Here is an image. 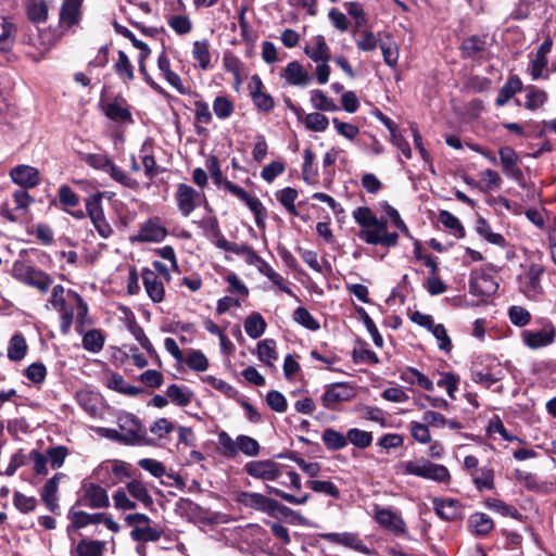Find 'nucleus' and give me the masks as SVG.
Masks as SVG:
<instances>
[{
	"label": "nucleus",
	"instance_id": "nucleus-1",
	"mask_svg": "<svg viewBox=\"0 0 556 556\" xmlns=\"http://www.w3.org/2000/svg\"><path fill=\"white\" fill-rule=\"evenodd\" d=\"M397 472L403 476H414L442 484H448L452 479L446 466L433 463L426 457L401 462L397 465Z\"/></svg>",
	"mask_w": 556,
	"mask_h": 556
},
{
	"label": "nucleus",
	"instance_id": "nucleus-2",
	"mask_svg": "<svg viewBox=\"0 0 556 556\" xmlns=\"http://www.w3.org/2000/svg\"><path fill=\"white\" fill-rule=\"evenodd\" d=\"M12 276L18 281L36 288L41 293H47L53 283V278L49 274L24 261L13 263Z\"/></svg>",
	"mask_w": 556,
	"mask_h": 556
},
{
	"label": "nucleus",
	"instance_id": "nucleus-3",
	"mask_svg": "<svg viewBox=\"0 0 556 556\" xmlns=\"http://www.w3.org/2000/svg\"><path fill=\"white\" fill-rule=\"evenodd\" d=\"M117 426L124 438L125 445H141L146 443V427L134 414L127 412L119 413L117 415Z\"/></svg>",
	"mask_w": 556,
	"mask_h": 556
},
{
	"label": "nucleus",
	"instance_id": "nucleus-4",
	"mask_svg": "<svg viewBox=\"0 0 556 556\" xmlns=\"http://www.w3.org/2000/svg\"><path fill=\"white\" fill-rule=\"evenodd\" d=\"M498 289L493 267L477 268L470 274L469 292L480 298H489Z\"/></svg>",
	"mask_w": 556,
	"mask_h": 556
},
{
	"label": "nucleus",
	"instance_id": "nucleus-5",
	"mask_svg": "<svg viewBox=\"0 0 556 556\" xmlns=\"http://www.w3.org/2000/svg\"><path fill=\"white\" fill-rule=\"evenodd\" d=\"M387 228V219L377 217V223L372 224L369 229H361L358 238L371 245L396 247L399 235L396 232H388Z\"/></svg>",
	"mask_w": 556,
	"mask_h": 556
},
{
	"label": "nucleus",
	"instance_id": "nucleus-6",
	"mask_svg": "<svg viewBox=\"0 0 556 556\" xmlns=\"http://www.w3.org/2000/svg\"><path fill=\"white\" fill-rule=\"evenodd\" d=\"M74 504H76V506L99 509L109 507L110 500L108 492L103 486L94 482L84 481L78 492V498Z\"/></svg>",
	"mask_w": 556,
	"mask_h": 556
},
{
	"label": "nucleus",
	"instance_id": "nucleus-7",
	"mask_svg": "<svg viewBox=\"0 0 556 556\" xmlns=\"http://www.w3.org/2000/svg\"><path fill=\"white\" fill-rule=\"evenodd\" d=\"M239 502L245 507L254 508L268 515H274L276 511H278L288 516L289 514L293 513L289 507L281 505L277 501L271 500L261 493L243 492L239 496Z\"/></svg>",
	"mask_w": 556,
	"mask_h": 556
},
{
	"label": "nucleus",
	"instance_id": "nucleus-8",
	"mask_svg": "<svg viewBox=\"0 0 556 556\" xmlns=\"http://www.w3.org/2000/svg\"><path fill=\"white\" fill-rule=\"evenodd\" d=\"M224 188L233 197L242 201L250 208V211L253 213L255 217V224L257 227L261 228L265 226L267 212L258 198L251 195L242 187L233 184L228 179H225Z\"/></svg>",
	"mask_w": 556,
	"mask_h": 556
},
{
	"label": "nucleus",
	"instance_id": "nucleus-9",
	"mask_svg": "<svg viewBox=\"0 0 556 556\" xmlns=\"http://www.w3.org/2000/svg\"><path fill=\"white\" fill-rule=\"evenodd\" d=\"M500 162L503 166V173L508 178L514 180L520 188L527 187L526 177L519 166V156L517 152L508 147H502L498 150Z\"/></svg>",
	"mask_w": 556,
	"mask_h": 556
},
{
	"label": "nucleus",
	"instance_id": "nucleus-10",
	"mask_svg": "<svg viewBox=\"0 0 556 556\" xmlns=\"http://www.w3.org/2000/svg\"><path fill=\"white\" fill-rule=\"evenodd\" d=\"M285 466L273 459L252 460L244 465V471L252 478L263 481H276L282 476Z\"/></svg>",
	"mask_w": 556,
	"mask_h": 556
},
{
	"label": "nucleus",
	"instance_id": "nucleus-11",
	"mask_svg": "<svg viewBox=\"0 0 556 556\" xmlns=\"http://www.w3.org/2000/svg\"><path fill=\"white\" fill-rule=\"evenodd\" d=\"M544 273L540 264H531L523 274L519 275L520 291L529 299H536L543 292L541 276Z\"/></svg>",
	"mask_w": 556,
	"mask_h": 556
},
{
	"label": "nucleus",
	"instance_id": "nucleus-12",
	"mask_svg": "<svg viewBox=\"0 0 556 556\" xmlns=\"http://www.w3.org/2000/svg\"><path fill=\"white\" fill-rule=\"evenodd\" d=\"M556 330L552 323L540 330H525L521 333L522 342L531 350L545 348L554 342Z\"/></svg>",
	"mask_w": 556,
	"mask_h": 556
},
{
	"label": "nucleus",
	"instance_id": "nucleus-13",
	"mask_svg": "<svg viewBox=\"0 0 556 556\" xmlns=\"http://www.w3.org/2000/svg\"><path fill=\"white\" fill-rule=\"evenodd\" d=\"M319 536L328 542L343 545L345 547L352 548L356 552L363 553L365 555H370L371 549L364 544L363 540L359 538L357 533L353 532H327L320 533Z\"/></svg>",
	"mask_w": 556,
	"mask_h": 556
},
{
	"label": "nucleus",
	"instance_id": "nucleus-14",
	"mask_svg": "<svg viewBox=\"0 0 556 556\" xmlns=\"http://www.w3.org/2000/svg\"><path fill=\"white\" fill-rule=\"evenodd\" d=\"M488 46L486 36L472 35L467 37L460 45L462 56L464 59L480 61L485 58Z\"/></svg>",
	"mask_w": 556,
	"mask_h": 556
},
{
	"label": "nucleus",
	"instance_id": "nucleus-15",
	"mask_svg": "<svg viewBox=\"0 0 556 556\" xmlns=\"http://www.w3.org/2000/svg\"><path fill=\"white\" fill-rule=\"evenodd\" d=\"M376 521L388 531L395 535L406 533V523L401 516L390 508H379L375 510Z\"/></svg>",
	"mask_w": 556,
	"mask_h": 556
},
{
	"label": "nucleus",
	"instance_id": "nucleus-16",
	"mask_svg": "<svg viewBox=\"0 0 556 556\" xmlns=\"http://www.w3.org/2000/svg\"><path fill=\"white\" fill-rule=\"evenodd\" d=\"M101 106L109 119L118 123H132L131 112L124 98L116 97L113 100L101 102Z\"/></svg>",
	"mask_w": 556,
	"mask_h": 556
},
{
	"label": "nucleus",
	"instance_id": "nucleus-17",
	"mask_svg": "<svg viewBox=\"0 0 556 556\" xmlns=\"http://www.w3.org/2000/svg\"><path fill=\"white\" fill-rule=\"evenodd\" d=\"M167 236V230L157 219H148L140 226L137 235L132 236V242H161Z\"/></svg>",
	"mask_w": 556,
	"mask_h": 556
},
{
	"label": "nucleus",
	"instance_id": "nucleus-18",
	"mask_svg": "<svg viewBox=\"0 0 556 556\" xmlns=\"http://www.w3.org/2000/svg\"><path fill=\"white\" fill-rule=\"evenodd\" d=\"M14 184L23 189L35 188L40 184L39 170L30 165H17L10 170Z\"/></svg>",
	"mask_w": 556,
	"mask_h": 556
},
{
	"label": "nucleus",
	"instance_id": "nucleus-19",
	"mask_svg": "<svg viewBox=\"0 0 556 556\" xmlns=\"http://www.w3.org/2000/svg\"><path fill=\"white\" fill-rule=\"evenodd\" d=\"M201 193L194 188L186 184H179L175 198L180 213L189 216L197 207Z\"/></svg>",
	"mask_w": 556,
	"mask_h": 556
},
{
	"label": "nucleus",
	"instance_id": "nucleus-20",
	"mask_svg": "<svg viewBox=\"0 0 556 556\" xmlns=\"http://www.w3.org/2000/svg\"><path fill=\"white\" fill-rule=\"evenodd\" d=\"M354 395V390L349 384L334 383L325 391L321 401L325 407L333 408L339 403L350 401Z\"/></svg>",
	"mask_w": 556,
	"mask_h": 556
},
{
	"label": "nucleus",
	"instance_id": "nucleus-21",
	"mask_svg": "<svg viewBox=\"0 0 556 556\" xmlns=\"http://www.w3.org/2000/svg\"><path fill=\"white\" fill-rule=\"evenodd\" d=\"M471 379L473 382L489 389L492 384L501 381L505 377V371L501 363L492 362L488 365L486 370L471 369Z\"/></svg>",
	"mask_w": 556,
	"mask_h": 556
},
{
	"label": "nucleus",
	"instance_id": "nucleus-22",
	"mask_svg": "<svg viewBox=\"0 0 556 556\" xmlns=\"http://www.w3.org/2000/svg\"><path fill=\"white\" fill-rule=\"evenodd\" d=\"M64 477L63 473L58 472L51 477L43 485L41 490V500L46 505L47 509L52 514L60 515V505L58 497L59 481Z\"/></svg>",
	"mask_w": 556,
	"mask_h": 556
},
{
	"label": "nucleus",
	"instance_id": "nucleus-23",
	"mask_svg": "<svg viewBox=\"0 0 556 556\" xmlns=\"http://www.w3.org/2000/svg\"><path fill=\"white\" fill-rule=\"evenodd\" d=\"M432 504L437 516L442 520L453 521L462 514V504L458 500L434 497Z\"/></svg>",
	"mask_w": 556,
	"mask_h": 556
},
{
	"label": "nucleus",
	"instance_id": "nucleus-24",
	"mask_svg": "<svg viewBox=\"0 0 556 556\" xmlns=\"http://www.w3.org/2000/svg\"><path fill=\"white\" fill-rule=\"evenodd\" d=\"M141 277L149 298L154 303L162 302L164 299L165 290L164 285L162 280L159 278L157 274L150 268H143Z\"/></svg>",
	"mask_w": 556,
	"mask_h": 556
},
{
	"label": "nucleus",
	"instance_id": "nucleus-25",
	"mask_svg": "<svg viewBox=\"0 0 556 556\" xmlns=\"http://www.w3.org/2000/svg\"><path fill=\"white\" fill-rule=\"evenodd\" d=\"M281 77L292 86L305 87L312 81L311 75L298 61L288 63L281 73Z\"/></svg>",
	"mask_w": 556,
	"mask_h": 556
},
{
	"label": "nucleus",
	"instance_id": "nucleus-26",
	"mask_svg": "<svg viewBox=\"0 0 556 556\" xmlns=\"http://www.w3.org/2000/svg\"><path fill=\"white\" fill-rule=\"evenodd\" d=\"M79 506L74 504L67 514V518L71 520V528L75 530L83 529L89 525H98L102 522L103 513L88 514L86 511L79 510Z\"/></svg>",
	"mask_w": 556,
	"mask_h": 556
},
{
	"label": "nucleus",
	"instance_id": "nucleus-27",
	"mask_svg": "<svg viewBox=\"0 0 556 556\" xmlns=\"http://www.w3.org/2000/svg\"><path fill=\"white\" fill-rule=\"evenodd\" d=\"M469 530L478 536H486L494 529L493 519L485 513H473L468 518Z\"/></svg>",
	"mask_w": 556,
	"mask_h": 556
},
{
	"label": "nucleus",
	"instance_id": "nucleus-28",
	"mask_svg": "<svg viewBox=\"0 0 556 556\" xmlns=\"http://www.w3.org/2000/svg\"><path fill=\"white\" fill-rule=\"evenodd\" d=\"M106 387L113 391L127 396H138L142 390L128 383L124 377L117 372H112L106 379Z\"/></svg>",
	"mask_w": 556,
	"mask_h": 556
},
{
	"label": "nucleus",
	"instance_id": "nucleus-29",
	"mask_svg": "<svg viewBox=\"0 0 556 556\" xmlns=\"http://www.w3.org/2000/svg\"><path fill=\"white\" fill-rule=\"evenodd\" d=\"M304 52L314 62H328L330 60V49L321 35L315 36L314 46H306Z\"/></svg>",
	"mask_w": 556,
	"mask_h": 556
},
{
	"label": "nucleus",
	"instance_id": "nucleus-30",
	"mask_svg": "<svg viewBox=\"0 0 556 556\" xmlns=\"http://www.w3.org/2000/svg\"><path fill=\"white\" fill-rule=\"evenodd\" d=\"M400 379L408 384H417L418 387L432 392L434 390L433 382L414 367H406L402 370Z\"/></svg>",
	"mask_w": 556,
	"mask_h": 556
},
{
	"label": "nucleus",
	"instance_id": "nucleus-31",
	"mask_svg": "<svg viewBox=\"0 0 556 556\" xmlns=\"http://www.w3.org/2000/svg\"><path fill=\"white\" fill-rule=\"evenodd\" d=\"M168 400L179 407L188 406L193 397V392L186 386L173 383L166 390Z\"/></svg>",
	"mask_w": 556,
	"mask_h": 556
},
{
	"label": "nucleus",
	"instance_id": "nucleus-32",
	"mask_svg": "<svg viewBox=\"0 0 556 556\" xmlns=\"http://www.w3.org/2000/svg\"><path fill=\"white\" fill-rule=\"evenodd\" d=\"M192 58L201 70L206 71L212 68V56L210 52V42L207 39L197 40L193 42Z\"/></svg>",
	"mask_w": 556,
	"mask_h": 556
},
{
	"label": "nucleus",
	"instance_id": "nucleus-33",
	"mask_svg": "<svg viewBox=\"0 0 556 556\" xmlns=\"http://www.w3.org/2000/svg\"><path fill=\"white\" fill-rule=\"evenodd\" d=\"M105 543L98 540H80L72 556H102Z\"/></svg>",
	"mask_w": 556,
	"mask_h": 556
},
{
	"label": "nucleus",
	"instance_id": "nucleus-34",
	"mask_svg": "<svg viewBox=\"0 0 556 556\" xmlns=\"http://www.w3.org/2000/svg\"><path fill=\"white\" fill-rule=\"evenodd\" d=\"M83 336V348L91 353H99L102 351L105 342V338L101 330L91 329L88 331H84L80 333Z\"/></svg>",
	"mask_w": 556,
	"mask_h": 556
},
{
	"label": "nucleus",
	"instance_id": "nucleus-35",
	"mask_svg": "<svg viewBox=\"0 0 556 556\" xmlns=\"http://www.w3.org/2000/svg\"><path fill=\"white\" fill-rule=\"evenodd\" d=\"M81 2L83 0H64L60 12L62 23L71 27L78 22Z\"/></svg>",
	"mask_w": 556,
	"mask_h": 556
},
{
	"label": "nucleus",
	"instance_id": "nucleus-36",
	"mask_svg": "<svg viewBox=\"0 0 556 556\" xmlns=\"http://www.w3.org/2000/svg\"><path fill=\"white\" fill-rule=\"evenodd\" d=\"M321 440L329 451H340L348 445L346 434L333 428H326L321 434Z\"/></svg>",
	"mask_w": 556,
	"mask_h": 556
},
{
	"label": "nucleus",
	"instance_id": "nucleus-37",
	"mask_svg": "<svg viewBox=\"0 0 556 556\" xmlns=\"http://www.w3.org/2000/svg\"><path fill=\"white\" fill-rule=\"evenodd\" d=\"M309 101L315 110L323 112H336L340 108L323 90L314 89L309 92Z\"/></svg>",
	"mask_w": 556,
	"mask_h": 556
},
{
	"label": "nucleus",
	"instance_id": "nucleus-38",
	"mask_svg": "<svg viewBox=\"0 0 556 556\" xmlns=\"http://www.w3.org/2000/svg\"><path fill=\"white\" fill-rule=\"evenodd\" d=\"M522 88V83L519 77L511 76L508 78V80L504 84V86L498 91V94L496 97L495 103L498 106H503L506 104L511 97H514L518 91H520Z\"/></svg>",
	"mask_w": 556,
	"mask_h": 556
},
{
	"label": "nucleus",
	"instance_id": "nucleus-39",
	"mask_svg": "<svg viewBox=\"0 0 556 556\" xmlns=\"http://www.w3.org/2000/svg\"><path fill=\"white\" fill-rule=\"evenodd\" d=\"M223 66L225 71L233 75L236 84L239 86L242 83L243 62L231 51H226L223 56Z\"/></svg>",
	"mask_w": 556,
	"mask_h": 556
},
{
	"label": "nucleus",
	"instance_id": "nucleus-40",
	"mask_svg": "<svg viewBox=\"0 0 556 556\" xmlns=\"http://www.w3.org/2000/svg\"><path fill=\"white\" fill-rule=\"evenodd\" d=\"M26 13L33 23H43L48 18V5L45 0H27Z\"/></svg>",
	"mask_w": 556,
	"mask_h": 556
},
{
	"label": "nucleus",
	"instance_id": "nucleus-41",
	"mask_svg": "<svg viewBox=\"0 0 556 556\" xmlns=\"http://www.w3.org/2000/svg\"><path fill=\"white\" fill-rule=\"evenodd\" d=\"M244 330L252 339L263 336L266 330V321L260 313H252L244 321Z\"/></svg>",
	"mask_w": 556,
	"mask_h": 556
},
{
	"label": "nucleus",
	"instance_id": "nucleus-42",
	"mask_svg": "<svg viewBox=\"0 0 556 556\" xmlns=\"http://www.w3.org/2000/svg\"><path fill=\"white\" fill-rule=\"evenodd\" d=\"M258 271L266 276L274 285H276L282 292L291 295V296H294L296 298V295L293 293V291L291 290V288L288 286V283L286 282L285 278L279 274L277 273L270 265L268 262L265 261L264 264H261V268L258 269Z\"/></svg>",
	"mask_w": 556,
	"mask_h": 556
},
{
	"label": "nucleus",
	"instance_id": "nucleus-43",
	"mask_svg": "<svg viewBox=\"0 0 556 556\" xmlns=\"http://www.w3.org/2000/svg\"><path fill=\"white\" fill-rule=\"evenodd\" d=\"M27 352V343L22 333H15L9 343L8 357L11 361L18 362L23 359Z\"/></svg>",
	"mask_w": 556,
	"mask_h": 556
},
{
	"label": "nucleus",
	"instance_id": "nucleus-44",
	"mask_svg": "<svg viewBox=\"0 0 556 556\" xmlns=\"http://www.w3.org/2000/svg\"><path fill=\"white\" fill-rule=\"evenodd\" d=\"M199 227L203 230L205 237L216 243L220 239H225L222 233L219 223L215 216L203 217L199 223Z\"/></svg>",
	"mask_w": 556,
	"mask_h": 556
},
{
	"label": "nucleus",
	"instance_id": "nucleus-45",
	"mask_svg": "<svg viewBox=\"0 0 556 556\" xmlns=\"http://www.w3.org/2000/svg\"><path fill=\"white\" fill-rule=\"evenodd\" d=\"M346 439L348 444L351 443L355 447L364 450L371 445L374 437L371 432L358 428H351L346 432Z\"/></svg>",
	"mask_w": 556,
	"mask_h": 556
},
{
	"label": "nucleus",
	"instance_id": "nucleus-46",
	"mask_svg": "<svg viewBox=\"0 0 556 556\" xmlns=\"http://www.w3.org/2000/svg\"><path fill=\"white\" fill-rule=\"evenodd\" d=\"M128 493L140 501L146 507L153 505V498L149 494L147 486L142 481L131 480L126 485Z\"/></svg>",
	"mask_w": 556,
	"mask_h": 556
},
{
	"label": "nucleus",
	"instance_id": "nucleus-47",
	"mask_svg": "<svg viewBox=\"0 0 556 556\" xmlns=\"http://www.w3.org/2000/svg\"><path fill=\"white\" fill-rule=\"evenodd\" d=\"M114 71L124 83L134 79V66L127 54L122 50L118 51V59L114 64Z\"/></svg>",
	"mask_w": 556,
	"mask_h": 556
},
{
	"label": "nucleus",
	"instance_id": "nucleus-48",
	"mask_svg": "<svg viewBox=\"0 0 556 556\" xmlns=\"http://www.w3.org/2000/svg\"><path fill=\"white\" fill-rule=\"evenodd\" d=\"M130 536L134 541H151L156 542L162 536V530L152 528L150 523H146L142 527H135L131 532Z\"/></svg>",
	"mask_w": 556,
	"mask_h": 556
},
{
	"label": "nucleus",
	"instance_id": "nucleus-49",
	"mask_svg": "<svg viewBox=\"0 0 556 556\" xmlns=\"http://www.w3.org/2000/svg\"><path fill=\"white\" fill-rule=\"evenodd\" d=\"M148 147L149 142L144 141L143 144L141 146L140 151L144 153L142 156L144 174L149 179H152L159 174L163 173L165 169L156 164V161L152 154L148 153Z\"/></svg>",
	"mask_w": 556,
	"mask_h": 556
},
{
	"label": "nucleus",
	"instance_id": "nucleus-50",
	"mask_svg": "<svg viewBox=\"0 0 556 556\" xmlns=\"http://www.w3.org/2000/svg\"><path fill=\"white\" fill-rule=\"evenodd\" d=\"M293 320L311 331H317L320 328L319 321L303 306L293 312Z\"/></svg>",
	"mask_w": 556,
	"mask_h": 556
},
{
	"label": "nucleus",
	"instance_id": "nucleus-51",
	"mask_svg": "<svg viewBox=\"0 0 556 556\" xmlns=\"http://www.w3.org/2000/svg\"><path fill=\"white\" fill-rule=\"evenodd\" d=\"M257 355L260 361L271 365L278 358L276 352V341L273 339H265L257 343Z\"/></svg>",
	"mask_w": 556,
	"mask_h": 556
},
{
	"label": "nucleus",
	"instance_id": "nucleus-52",
	"mask_svg": "<svg viewBox=\"0 0 556 556\" xmlns=\"http://www.w3.org/2000/svg\"><path fill=\"white\" fill-rule=\"evenodd\" d=\"M108 174L114 179L116 182L122 186L136 190L139 188V182L137 179L130 177L124 169L112 163L111 167L108 170Z\"/></svg>",
	"mask_w": 556,
	"mask_h": 556
},
{
	"label": "nucleus",
	"instance_id": "nucleus-53",
	"mask_svg": "<svg viewBox=\"0 0 556 556\" xmlns=\"http://www.w3.org/2000/svg\"><path fill=\"white\" fill-rule=\"evenodd\" d=\"M303 123L307 129L316 132H323L329 126L328 117L319 112L306 114Z\"/></svg>",
	"mask_w": 556,
	"mask_h": 556
},
{
	"label": "nucleus",
	"instance_id": "nucleus-54",
	"mask_svg": "<svg viewBox=\"0 0 556 556\" xmlns=\"http://www.w3.org/2000/svg\"><path fill=\"white\" fill-rule=\"evenodd\" d=\"M238 453L241 452L248 457H255L258 455L261 446L260 443L252 437L240 434L237 437Z\"/></svg>",
	"mask_w": 556,
	"mask_h": 556
},
{
	"label": "nucleus",
	"instance_id": "nucleus-55",
	"mask_svg": "<svg viewBox=\"0 0 556 556\" xmlns=\"http://www.w3.org/2000/svg\"><path fill=\"white\" fill-rule=\"evenodd\" d=\"M104 193L103 192H96L91 195H89L86 199V213L87 216L91 219H94L97 217H100L104 215L103 206H102V200H103Z\"/></svg>",
	"mask_w": 556,
	"mask_h": 556
},
{
	"label": "nucleus",
	"instance_id": "nucleus-56",
	"mask_svg": "<svg viewBox=\"0 0 556 556\" xmlns=\"http://www.w3.org/2000/svg\"><path fill=\"white\" fill-rule=\"evenodd\" d=\"M237 439L233 440L226 431L218 433V451L227 458H233L238 455Z\"/></svg>",
	"mask_w": 556,
	"mask_h": 556
},
{
	"label": "nucleus",
	"instance_id": "nucleus-57",
	"mask_svg": "<svg viewBox=\"0 0 556 556\" xmlns=\"http://www.w3.org/2000/svg\"><path fill=\"white\" fill-rule=\"evenodd\" d=\"M484 505L486 508H489L504 517H511V518L517 519L520 516L517 508H515L514 506L508 505L497 498H488L485 501Z\"/></svg>",
	"mask_w": 556,
	"mask_h": 556
},
{
	"label": "nucleus",
	"instance_id": "nucleus-58",
	"mask_svg": "<svg viewBox=\"0 0 556 556\" xmlns=\"http://www.w3.org/2000/svg\"><path fill=\"white\" fill-rule=\"evenodd\" d=\"M473 483L476 488L482 492L484 490L494 489V471L492 468L482 467L477 471L473 477Z\"/></svg>",
	"mask_w": 556,
	"mask_h": 556
},
{
	"label": "nucleus",
	"instance_id": "nucleus-59",
	"mask_svg": "<svg viewBox=\"0 0 556 556\" xmlns=\"http://www.w3.org/2000/svg\"><path fill=\"white\" fill-rule=\"evenodd\" d=\"M213 111L217 118L227 119L235 111V105L225 96H217L213 101Z\"/></svg>",
	"mask_w": 556,
	"mask_h": 556
},
{
	"label": "nucleus",
	"instance_id": "nucleus-60",
	"mask_svg": "<svg viewBox=\"0 0 556 556\" xmlns=\"http://www.w3.org/2000/svg\"><path fill=\"white\" fill-rule=\"evenodd\" d=\"M306 485L316 493L326 494L333 498L340 497V491L338 486L331 481L326 480H309Z\"/></svg>",
	"mask_w": 556,
	"mask_h": 556
},
{
	"label": "nucleus",
	"instance_id": "nucleus-61",
	"mask_svg": "<svg viewBox=\"0 0 556 556\" xmlns=\"http://www.w3.org/2000/svg\"><path fill=\"white\" fill-rule=\"evenodd\" d=\"M526 102L527 109L534 110L543 105L547 99L545 91L536 87L529 86L526 88Z\"/></svg>",
	"mask_w": 556,
	"mask_h": 556
},
{
	"label": "nucleus",
	"instance_id": "nucleus-62",
	"mask_svg": "<svg viewBox=\"0 0 556 556\" xmlns=\"http://www.w3.org/2000/svg\"><path fill=\"white\" fill-rule=\"evenodd\" d=\"M353 218L362 229H369L372 224L377 223V216L368 206H361L354 210Z\"/></svg>",
	"mask_w": 556,
	"mask_h": 556
},
{
	"label": "nucleus",
	"instance_id": "nucleus-63",
	"mask_svg": "<svg viewBox=\"0 0 556 556\" xmlns=\"http://www.w3.org/2000/svg\"><path fill=\"white\" fill-rule=\"evenodd\" d=\"M459 377L453 372L446 371L440 374V379L437 381L438 387L446 390L450 399L455 400V392L458 389Z\"/></svg>",
	"mask_w": 556,
	"mask_h": 556
},
{
	"label": "nucleus",
	"instance_id": "nucleus-64",
	"mask_svg": "<svg viewBox=\"0 0 556 556\" xmlns=\"http://www.w3.org/2000/svg\"><path fill=\"white\" fill-rule=\"evenodd\" d=\"M298 198V191L294 188L287 187L277 193V199L281 205L292 215H296L294 202Z\"/></svg>",
	"mask_w": 556,
	"mask_h": 556
}]
</instances>
